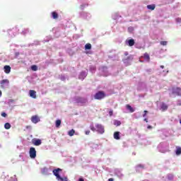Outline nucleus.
Returning a JSON list of instances; mask_svg holds the SVG:
<instances>
[{"label": "nucleus", "instance_id": "nucleus-1", "mask_svg": "<svg viewBox=\"0 0 181 181\" xmlns=\"http://www.w3.org/2000/svg\"><path fill=\"white\" fill-rule=\"evenodd\" d=\"M106 97L105 92L103 90H99L94 95L95 100H103Z\"/></svg>", "mask_w": 181, "mask_h": 181}, {"label": "nucleus", "instance_id": "nucleus-2", "mask_svg": "<svg viewBox=\"0 0 181 181\" xmlns=\"http://www.w3.org/2000/svg\"><path fill=\"white\" fill-rule=\"evenodd\" d=\"M62 168H57L52 170L53 175L57 177V180L64 181V179L60 176V172H62Z\"/></svg>", "mask_w": 181, "mask_h": 181}, {"label": "nucleus", "instance_id": "nucleus-3", "mask_svg": "<svg viewBox=\"0 0 181 181\" xmlns=\"http://www.w3.org/2000/svg\"><path fill=\"white\" fill-rule=\"evenodd\" d=\"M96 132H98V134H104L105 129L104 126L103 124H97L95 125Z\"/></svg>", "mask_w": 181, "mask_h": 181}, {"label": "nucleus", "instance_id": "nucleus-4", "mask_svg": "<svg viewBox=\"0 0 181 181\" xmlns=\"http://www.w3.org/2000/svg\"><path fill=\"white\" fill-rule=\"evenodd\" d=\"M172 93L175 95H178L179 97H181V88L180 87L173 88Z\"/></svg>", "mask_w": 181, "mask_h": 181}, {"label": "nucleus", "instance_id": "nucleus-5", "mask_svg": "<svg viewBox=\"0 0 181 181\" xmlns=\"http://www.w3.org/2000/svg\"><path fill=\"white\" fill-rule=\"evenodd\" d=\"M30 158H31V159H35V158H36V149L35 148V147H31L30 148Z\"/></svg>", "mask_w": 181, "mask_h": 181}, {"label": "nucleus", "instance_id": "nucleus-6", "mask_svg": "<svg viewBox=\"0 0 181 181\" xmlns=\"http://www.w3.org/2000/svg\"><path fill=\"white\" fill-rule=\"evenodd\" d=\"M31 122L33 124H37V122H40V118H39L37 115H33L31 117Z\"/></svg>", "mask_w": 181, "mask_h": 181}, {"label": "nucleus", "instance_id": "nucleus-7", "mask_svg": "<svg viewBox=\"0 0 181 181\" xmlns=\"http://www.w3.org/2000/svg\"><path fill=\"white\" fill-rule=\"evenodd\" d=\"M0 84L3 88L8 87V86H9V80L3 79L0 81Z\"/></svg>", "mask_w": 181, "mask_h": 181}, {"label": "nucleus", "instance_id": "nucleus-8", "mask_svg": "<svg viewBox=\"0 0 181 181\" xmlns=\"http://www.w3.org/2000/svg\"><path fill=\"white\" fill-rule=\"evenodd\" d=\"M76 102L77 104H86V103H87V99L84 98H77Z\"/></svg>", "mask_w": 181, "mask_h": 181}, {"label": "nucleus", "instance_id": "nucleus-9", "mask_svg": "<svg viewBox=\"0 0 181 181\" xmlns=\"http://www.w3.org/2000/svg\"><path fill=\"white\" fill-rule=\"evenodd\" d=\"M32 144L35 146H39L42 145V140H40V139H34L32 140Z\"/></svg>", "mask_w": 181, "mask_h": 181}, {"label": "nucleus", "instance_id": "nucleus-10", "mask_svg": "<svg viewBox=\"0 0 181 181\" xmlns=\"http://www.w3.org/2000/svg\"><path fill=\"white\" fill-rule=\"evenodd\" d=\"M126 44L130 47L135 45V40L134 39H130L126 41Z\"/></svg>", "mask_w": 181, "mask_h": 181}, {"label": "nucleus", "instance_id": "nucleus-11", "mask_svg": "<svg viewBox=\"0 0 181 181\" xmlns=\"http://www.w3.org/2000/svg\"><path fill=\"white\" fill-rule=\"evenodd\" d=\"M4 69L6 74H9L11 73V66L9 65L4 66Z\"/></svg>", "mask_w": 181, "mask_h": 181}, {"label": "nucleus", "instance_id": "nucleus-12", "mask_svg": "<svg viewBox=\"0 0 181 181\" xmlns=\"http://www.w3.org/2000/svg\"><path fill=\"white\" fill-rule=\"evenodd\" d=\"M29 94H30V97H31V98H36V92L35 90H30V92H29Z\"/></svg>", "mask_w": 181, "mask_h": 181}, {"label": "nucleus", "instance_id": "nucleus-13", "mask_svg": "<svg viewBox=\"0 0 181 181\" xmlns=\"http://www.w3.org/2000/svg\"><path fill=\"white\" fill-rule=\"evenodd\" d=\"M126 108H127V110H128V111H129V112H135V110L134 109V107H132V105H127Z\"/></svg>", "mask_w": 181, "mask_h": 181}, {"label": "nucleus", "instance_id": "nucleus-14", "mask_svg": "<svg viewBox=\"0 0 181 181\" xmlns=\"http://www.w3.org/2000/svg\"><path fill=\"white\" fill-rule=\"evenodd\" d=\"M115 139L119 140L121 137L119 136V132H115L113 135Z\"/></svg>", "mask_w": 181, "mask_h": 181}, {"label": "nucleus", "instance_id": "nucleus-15", "mask_svg": "<svg viewBox=\"0 0 181 181\" xmlns=\"http://www.w3.org/2000/svg\"><path fill=\"white\" fill-rule=\"evenodd\" d=\"M52 16L53 19H57V18H59V14L56 11H52Z\"/></svg>", "mask_w": 181, "mask_h": 181}, {"label": "nucleus", "instance_id": "nucleus-16", "mask_svg": "<svg viewBox=\"0 0 181 181\" xmlns=\"http://www.w3.org/2000/svg\"><path fill=\"white\" fill-rule=\"evenodd\" d=\"M144 58L145 59V60H146L147 62H149L151 60V57H149V54H148L147 52H146L144 54Z\"/></svg>", "mask_w": 181, "mask_h": 181}, {"label": "nucleus", "instance_id": "nucleus-17", "mask_svg": "<svg viewBox=\"0 0 181 181\" xmlns=\"http://www.w3.org/2000/svg\"><path fill=\"white\" fill-rule=\"evenodd\" d=\"M160 108L162 111H166V110H168V105H166L165 103H162Z\"/></svg>", "mask_w": 181, "mask_h": 181}, {"label": "nucleus", "instance_id": "nucleus-18", "mask_svg": "<svg viewBox=\"0 0 181 181\" xmlns=\"http://www.w3.org/2000/svg\"><path fill=\"white\" fill-rule=\"evenodd\" d=\"M41 172L42 175H47L49 170L47 169V168H44L41 170Z\"/></svg>", "mask_w": 181, "mask_h": 181}, {"label": "nucleus", "instance_id": "nucleus-19", "mask_svg": "<svg viewBox=\"0 0 181 181\" xmlns=\"http://www.w3.org/2000/svg\"><path fill=\"white\" fill-rule=\"evenodd\" d=\"M60 125H62V120L60 119H57L55 122V127L57 128H59L60 127Z\"/></svg>", "mask_w": 181, "mask_h": 181}, {"label": "nucleus", "instance_id": "nucleus-20", "mask_svg": "<svg viewBox=\"0 0 181 181\" xmlns=\"http://www.w3.org/2000/svg\"><path fill=\"white\" fill-rule=\"evenodd\" d=\"M148 9H150L151 11H154L155 10V4H150L147 6Z\"/></svg>", "mask_w": 181, "mask_h": 181}, {"label": "nucleus", "instance_id": "nucleus-21", "mask_svg": "<svg viewBox=\"0 0 181 181\" xmlns=\"http://www.w3.org/2000/svg\"><path fill=\"white\" fill-rule=\"evenodd\" d=\"M176 149H177L175 151L176 155L177 156L181 155V148L179 146H177Z\"/></svg>", "mask_w": 181, "mask_h": 181}, {"label": "nucleus", "instance_id": "nucleus-22", "mask_svg": "<svg viewBox=\"0 0 181 181\" xmlns=\"http://www.w3.org/2000/svg\"><path fill=\"white\" fill-rule=\"evenodd\" d=\"M85 77H86V72H81L79 75L80 80H84Z\"/></svg>", "mask_w": 181, "mask_h": 181}, {"label": "nucleus", "instance_id": "nucleus-23", "mask_svg": "<svg viewBox=\"0 0 181 181\" xmlns=\"http://www.w3.org/2000/svg\"><path fill=\"white\" fill-rule=\"evenodd\" d=\"M74 134H76V131H74V129H71L68 132V135H69V136H73Z\"/></svg>", "mask_w": 181, "mask_h": 181}, {"label": "nucleus", "instance_id": "nucleus-24", "mask_svg": "<svg viewBox=\"0 0 181 181\" xmlns=\"http://www.w3.org/2000/svg\"><path fill=\"white\" fill-rule=\"evenodd\" d=\"M85 49H86V50H90V49H91V44L87 43V44L85 45Z\"/></svg>", "mask_w": 181, "mask_h": 181}, {"label": "nucleus", "instance_id": "nucleus-25", "mask_svg": "<svg viewBox=\"0 0 181 181\" xmlns=\"http://www.w3.org/2000/svg\"><path fill=\"white\" fill-rule=\"evenodd\" d=\"M5 129H11V124L10 123H5L4 124Z\"/></svg>", "mask_w": 181, "mask_h": 181}, {"label": "nucleus", "instance_id": "nucleus-26", "mask_svg": "<svg viewBox=\"0 0 181 181\" xmlns=\"http://www.w3.org/2000/svg\"><path fill=\"white\" fill-rule=\"evenodd\" d=\"M31 70H33V71H37V66L36 65H33L31 66Z\"/></svg>", "mask_w": 181, "mask_h": 181}, {"label": "nucleus", "instance_id": "nucleus-27", "mask_svg": "<svg viewBox=\"0 0 181 181\" xmlns=\"http://www.w3.org/2000/svg\"><path fill=\"white\" fill-rule=\"evenodd\" d=\"M90 128L93 131V132H95V131H97V129H95V127H94V124L90 125Z\"/></svg>", "mask_w": 181, "mask_h": 181}, {"label": "nucleus", "instance_id": "nucleus-28", "mask_svg": "<svg viewBox=\"0 0 181 181\" xmlns=\"http://www.w3.org/2000/svg\"><path fill=\"white\" fill-rule=\"evenodd\" d=\"M86 6H87V4H81V5L80 6V9H81V11H83V10L84 9V8H86Z\"/></svg>", "mask_w": 181, "mask_h": 181}, {"label": "nucleus", "instance_id": "nucleus-29", "mask_svg": "<svg viewBox=\"0 0 181 181\" xmlns=\"http://www.w3.org/2000/svg\"><path fill=\"white\" fill-rule=\"evenodd\" d=\"M160 45H161L162 46H166L168 45V42H166V41H161L160 42Z\"/></svg>", "mask_w": 181, "mask_h": 181}, {"label": "nucleus", "instance_id": "nucleus-30", "mask_svg": "<svg viewBox=\"0 0 181 181\" xmlns=\"http://www.w3.org/2000/svg\"><path fill=\"white\" fill-rule=\"evenodd\" d=\"M115 125H117V127H119V125H121V122L120 121H116L115 122Z\"/></svg>", "mask_w": 181, "mask_h": 181}, {"label": "nucleus", "instance_id": "nucleus-31", "mask_svg": "<svg viewBox=\"0 0 181 181\" xmlns=\"http://www.w3.org/2000/svg\"><path fill=\"white\" fill-rule=\"evenodd\" d=\"M1 117H4V118H6V117H8V115L4 112H1Z\"/></svg>", "mask_w": 181, "mask_h": 181}, {"label": "nucleus", "instance_id": "nucleus-32", "mask_svg": "<svg viewBox=\"0 0 181 181\" xmlns=\"http://www.w3.org/2000/svg\"><path fill=\"white\" fill-rule=\"evenodd\" d=\"M176 22H177L178 23H181V18H176Z\"/></svg>", "mask_w": 181, "mask_h": 181}, {"label": "nucleus", "instance_id": "nucleus-33", "mask_svg": "<svg viewBox=\"0 0 181 181\" xmlns=\"http://www.w3.org/2000/svg\"><path fill=\"white\" fill-rule=\"evenodd\" d=\"M112 114H113V111H112V110H110V111L109 112V115H110V117H112Z\"/></svg>", "mask_w": 181, "mask_h": 181}, {"label": "nucleus", "instance_id": "nucleus-34", "mask_svg": "<svg viewBox=\"0 0 181 181\" xmlns=\"http://www.w3.org/2000/svg\"><path fill=\"white\" fill-rule=\"evenodd\" d=\"M86 135H90V130L85 132Z\"/></svg>", "mask_w": 181, "mask_h": 181}, {"label": "nucleus", "instance_id": "nucleus-35", "mask_svg": "<svg viewBox=\"0 0 181 181\" xmlns=\"http://www.w3.org/2000/svg\"><path fill=\"white\" fill-rule=\"evenodd\" d=\"M148 129H152V126L149 125L147 127Z\"/></svg>", "mask_w": 181, "mask_h": 181}, {"label": "nucleus", "instance_id": "nucleus-36", "mask_svg": "<svg viewBox=\"0 0 181 181\" xmlns=\"http://www.w3.org/2000/svg\"><path fill=\"white\" fill-rule=\"evenodd\" d=\"M64 179V181H68L69 180H68V178H67V177H65L64 178H63Z\"/></svg>", "mask_w": 181, "mask_h": 181}, {"label": "nucleus", "instance_id": "nucleus-37", "mask_svg": "<svg viewBox=\"0 0 181 181\" xmlns=\"http://www.w3.org/2000/svg\"><path fill=\"white\" fill-rule=\"evenodd\" d=\"M108 181H114V178H109Z\"/></svg>", "mask_w": 181, "mask_h": 181}, {"label": "nucleus", "instance_id": "nucleus-38", "mask_svg": "<svg viewBox=\"0 0 181 181\" xmlns=\"http://www.w3.org/2000/svg\"><path fill=\"white\" fill-rule=\"evenodd\" d=\"M78 181H84V179H83V178H79V179H78Z\"/></svg>", "mask_w": 181, "mask_h": 181}, {"label": "nucleus", "instance_id": "nucleus-39", "mask_svg": "<svg viewBox=\"0 0 181 181\" xmlns=\"http://www.w3.org/2000/svg\"><path fill=\"white\" fill-rule=\"evenodd\" d=\"M160 67V69H165V66L163 65H161Z\"/></svg>", "mask_w": 181, "mask_h": 181}, {"label": "nucleus", "instance_id": "nucleus-40", "mask_svg": "<svg viewBox=\"0 0 181 181\" xmlns=\"http://www.w3.org/2000/svg\"><path fill=\"white\" fill-rule=\"evenodd\" d=\"M144 121H145V122H148V119H147V118H145V119H144Z\"/></svg>", "mask_w": 181, "mask_h": 181}, {"label": "nucleus", "instance_id": "nucleus-41", "mask_svg": "<svg viewBox=\"0 0 181 181\" xmlns=\"http://www.w3.org/2000/svg\"><path fill=\"white\" fill-rule=\"evenodd\" d=\"M0 97H2V91L0 90Z\"/></svg>", "mask_w": 181, "mask_h": 181}, {"label": "nucleus", "instance_id": "nucleus-42", "mask_svg": "<svg viewBox=\"0 0 181 181\" xmlns=\"http://www.w3.org/2000/svg\"><path fill=\"white\" fill-rule=\"evenodd\" d=\"M144 114H148V111L147 110H144Z\"/></svg>", "mask_w": 181, "mask_h": 181}, {"label": "nucleus", "instance_id": "nucleus-43", "mask_svg": "<svg viewBox=\"0 0 181 181\" xmlns=\"http://www.w3.org/2000/svg\"><path fill=\"white\" fill-rule=\"evenodd\" d=\"M143 117H146V113H144V114L143 115Z\"/></svg>", "mask_w": 181, "mask_h": 181}, {"label": "nucleus", "instance_id": "nucleus-44", "mask_svg": "<svg viewBox=\"0 0 181 181\" xmlns=\"http://www.w3.org/2000/svg\"><path fill=\"white\" fill-rule=\"evenodd\" d=\"M26 128L28 129L30 128V126H27Z\"/></svg>", "mask_w": 181, "mask_h": 181}, {"label": "nucleus", "instance_id": "nucleus-45", "mask_svg": "<svg viewBox=\"0 0 181 181\" xmlns=\"http://www.w3.org/2000/svg\"><path fill=\"white\" fill-rule=\"evenodd\" d=\"M177 105H180H180H181V103H177Z\"/></svg>", "mask_w": 181, "mask_h": 181}, {"label": "nucleus", "instance_id": "nucleus-46", "mask_svg": "<svg viewBox=\"0 0 181 181\" xmlns=\"http://www.w3.org/2000/svg\"><path fill=\"white\" fill-rule=\"evenodd\" d=\"M125 55H126V56H128V52H125Z\"/></svg>", "mask_w": 181, "mask_h": 181}, {"label": "nucleus", "instance_id": "nucleus-47", "mask_svg": "<svg viewBox=\"0 0 181 181\" xmlns=\"http://www.w3.org/2000/svg\"><path fill=\"white\" fill-rule=\"evenodd\" d=\"M139 166L140 168H144V166H142V165H139Z\"/></svg>", "mask_w": 181, "mask_h": 181}, {"label": "nucleus", "instance_id": "nucleus-48", "mask_svg": "<svg viewBox=\"0 0 181 181\" xmlns=\"http://www.w3.org/2000/svg\"><path fill=\"white\" fill-rule=\"evenodd\" d=\"M180 124H181V120L180 121Z\"/></svg>", "mask_w": 181, "mask_h": 181}]
</instances>
